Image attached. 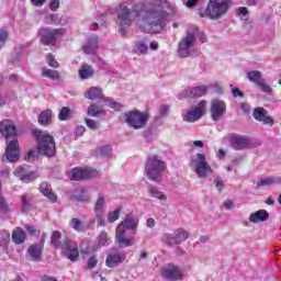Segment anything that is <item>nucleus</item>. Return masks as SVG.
<instances>
[{"mask_svg": "<svg viewBox=\"0 0 281 281\" xmlns=\"http://www.w3.org/2000/svg\"><path fill=\"white\" fill-rule=\"evenodd\" d=\"M170 2L168 0H144L135 4L132 9L127 2L119 4L116 8V25L122 36L128 34V27L137 18L140 19V30L146 34H161L166 27Z\"/></svg>", "mask_w": 281, "mask_h": 281, "instance_id": "1", "label": "nucleus"}, {"mask_svg": "<svg viewBox=\"0 0 281 281\" xmlns=\"http://www.w3.org/2000/svg\"><path fill=\"white\" fill-rule=\"evenodd\" d=\"M138 225L139 218L134 216L133 213L126 214L124 220L117 225L115 231V243L121 249L133 247V245H135L134 237H126V229L135 234Z\"/></svg>", "mask_w": 281, "mask_h": 281, "instance_id": "2", "label": "nucleus"}, {"mask_svg": "<svg viewBox=\"0 0 281 281\" xmlns=\"http://www.w3.org/2000/svg\"><path fill=\"white\" fill-rule=\"evenodd\" d=\"M229 8H232V0H209L206 8L200 9L199 16L218 21L229 12Z\"/></svg>", "mask_w": 281, "mask_h": 281, "instance_id": "3", "label": "nucleus"}, {"mask_svg": "<svg viewBox=\"0 0 281 281\" xmlns=\"http://www.w3.org/2000/svg\"><path fill=\"white\" fill-rule=\"evenodd\" d=\"M166 161L157 155H149L145 161L144 172L149 181L161 183V177L166 172Z\"/></svg>", "mask_w": 281, "mask_h": 281, "instance_id": "4", "label": "nucleus"}, {"mask_svg": "<svg viewBox=\"0 0 281 281\" xmlns=\"http://www.w3.org/2000/svg\"><path fill=\"white\" fill-rule=\"evenodd\" d=\"M32 133L37 142L38 155L47 157L48 159L56 157V139H54V136L40 130H33Z\"/></svg>", "mask_w": 281, "mask_h": 281, "instance_id": "5", "label": "nucleus"}, {"mask_svg": "<svg viewBox=\"0 0 281 281\" xmlns=\"http://www.w3.org/2000/svg\"><path fill=\"white\" fill-rule=\"evenodd\" d=\"M149 115L146 112H140L138 110L127 111L120 115V123L127 124L130 128H144L148 123Z\"/></svg>", "mask_w": 281, "mask_h": 281, "instance_id": "6", "label": "nucleus"}, {"mask_svg": "<svg viewBox=\"0 0 281 281\" xmlns=\"http://www.w3.org/2000/svg\"><path fill=\"white\" fill-rule=\"evenodd\" d=\"M191 168H194V172H196L200 179H205L207 175L214 173L212 166H210L205 158V154H196L195 158L191 160Z\"/></svg>", "mask_w": 281, "mask_h": 281, "instance_id": "7", "label": "nucleus"}, {"mask_svg": "<svg viewBox=\"0 0 281 281\" xmlns=\"http://www.w3.org/2000/svg\"><path fill=\"white\" fill-rule=\"evenodd\" d=\"M190 236V233L183 228H178L172 233H165L161 236V241L167 245V247H176L177 245H181V243H186Z\"/></svg>", "mask_w": 281, "mask_h": 281, "instance_id": "8", "label": "nucleus"}, {"mask_svg": "<svg viewBox=\"0 0 281 281\" xmlns=\"http://www.w3.org/2000/svg\"><path fill=\"white\" fill-rule=\"evenodd\" d=\"M65 31L63 29L43 27L38 30V36L42 45H56L58 36H63Z\"/></svg>", "mask_w": 281, "mask_h": 281, "instance_id": "9", "label": "nucleus"}, {"mask_svg": "<svg viewBox=\"0 0 281 281\" xmlns=\"http://www.w3.org/2000/svg\"><path fill=\"white\" fill-rule=\"evenodd\" d=\"M196 43V33L195 32H187L186 36L181 38L178 45V56L180 58L190 57V49L194 47Z\"/></svg>", "mask_w": 281, "mask_h": 281, "instance_id": "10", "label": "nucleus"}, {"mask_svg": "<svg viewBox=\"0 0 281 281\" xmlns=\"http://www.w3.org/2000/svg\"><path fill=\"white\" fill-rule=\"evenodd\" d=\"M211 120L212 122H218L225 117V113H227V104L225 101L215 99L211 102Z\"/></svg>", "mask_w": 281, "mask_h": 281, "instance_id": "11", "label": "nucleus"}, {"mask_svg": "<svg viewBox=\"0 0 281 281\" xmlns=\"http://www.w3.org/2000/svg\"><path fill=\"white\" fill-rule=\"evenodd\" d=\"M126 260V255L124 252H120L117 248L112 247L108 250V256L105 258V266L109 269H113L117 267V265H122Z\"/></svg>", "mask_w": 281, "mask_h": 281, "instance_id": "12", "label": "nucleus"}, {"mask_svg": "<svg viewBox=\"0 0 281 281\" xmlns=\"http://www.w3.org/2000/svg\"><path fill=\"white\" fill-rule=\"evenodd\" d=\"M13 175L15 177H19L20 181H22L23 183H32V181L38 179V173L36 171H32L29 165H22L18 167L13 171Z\"/></svg>", "mask_w": 281, "mask_h": 281, "instance_id": "13", "label": "nucleus"}, {"mask_svg": "<svg viewBox=\"0 0 281 281\" xmlns=\"http://www.w3.org/2000/svg\"><path fill=\"white\" fill-rule=\"evenodd\" d=\"M205 104H207V102L205 100H202L198 103V106L193 111L183 112V121L192 123L201 120V117H203V113H205Z\"/></svg>", "mask_w": 281, "mask_h": 281, "instance_id": "14", "label": "nucleus"}, {"mask_svg": "<svg viewBox=\"0 0 281 281\" xmlns=\"http://www.w3.org/2000/svg\"><path fill=\"white\" fill-rule=\"evenodd\" d=\"M98 171L92 168H74L70 171V179L72 181H82V179H91V177H95Z\"/></svg>", "mask_w": 281, "mask_h": 281, "instance_id": "15", "label": "nucleus"}, {"mask_svg": "<svg viewBox=\"0 0 281 281\" xmlns=\"http://www.w3.org/2000/svg\"><path fill=\"white\" fill-rule=\"evenodd\" d=\"M19 140L12 139L9 143H7V148L4 153L5 159L11 164H14V161H19Z\"/></svg>", "mask_w": 281, "mask_h": 281, "instance_id": "16", "label": "nucleus"}, {"mask_svg": "<svg viewBox=\"0 0 281 281\" xmlns=\"http://www.w3.org/2000/svg\"><path fill=\"white\" fill-rule=\"evenodd\" d=\"M231 147L234 150H245L251 148V140L245 136L233 135L231 137Z\"/></svg>", "mask_w": 281, "mask_h": 281, "instance_id": "17", "label": "nucleus"}, {"mask_svg": "<svg viewBox=\"0 0 281 281\" xmlns=\"http://www.w3.org/2000/svg\"><path fill=\"white\" fill-rule=\"evenodd\" d=\"M0 133L5 139H10L16 136V126L10 120H3L0 122Z\"/></svg>", "mask_w": 281, "mask_h": 281, "instance_id": "18", "label": "nucleus"}, {"mask_svg": "<svg viewBox=\"0 0 281 281\" xmlns=\"http://www.w3.org/2000/svg\"><path fill=\"white\" fill-rule=\"evenodd\" d=\"M207 93V88L205 86H199L195 88H189L179 94V99L183 98H203Z\"/></svg>", "mask_w": 281, "mask_h": 281, "instance_id": "19", "label": "nucleus"}, {"mask_svg": "<svg viewBox=\"0 0 281 281\" xmlns=\"http://www.w3.org/2000/svg\"><path fill=\"white\" fill-rule=\"evenodd\" d=\"M164 278L166 280L177 281L181 280L183 278V274L181 273V270H179V267L175 265H169L167 268L162 271Z\"/></svg>", "mask_w": 281, "mask_h": 281, "instance_id": "20", "label": "nucleus"}, {"mask_svg": "<svg viewBox=\"0 0 281 281\" xmlns=\"http://www.w3.org/2000/svg\"><path fill=\"white\" fill-rule=\"evenodd\" d=\"M268 114L269 112H267L265 108H256L252 112V117H255L257 122H262L263 124H269V126H273V119Z\"/></svg>", "mask_w": 281, "mask_h": 281, "instance_id": "21", "label": "nucleus"}, {"mask_svg": "<svg viewBox=\"0 0 281 281\" xmlns=\"http://www.w3.org/2000/svg\"><path fill=\"white\" fill-rule=\"evenodd\" d=\"M43 249H45L43 247V241L40 244H32L27 249L31 260L34 262L41 261V258H43Z\"/></svg>", "mask_w": 281, "mask_h": 281, "instance_id": "22", "label": "nucleus"}, {"mask_svg": "<svg viewBox=\"0 0 281 281\" xmlns=\"http://www.w3.org/2000/svg\"><path fill=\"white\" fill-rule=\"evenodd\" d=\"M248 221L250 223H266V221H269V212L267 210H259L257 212H254L249 215Z\"/></svg>", "mask_w": 281, "mask_h": 281, "instance_id": "23", "label": "nucleus"}, {"mask_svg": "<svg viewBox=\"0 0 281 281\" xmlns=\"http://www.w3.org/2000/svg\"><path fill=\"white\" fill-rule=\"evenodd\" d=\"M85 54H95L98 52V36L92 35L88 38L87 44L83 46Z\"/></svg>", "mask_w": 281, "mask_h": 281, "instance_id": "24", "label": "nucleus"}, {"mask_svg": "<svg viewBox=\"0 0 281 281\" xmlns=\"http://www.w3.org/2000/svg\"><path fill=\"white\" fill-rule=\"evenodd\" d=\"M85 95L88 100H102L104 98V93H102V89L99 87H91Z\"/></svg>", "mask_w": 281, "mask_h": 281, "instance_id": "25", "label": "nucleus"}, {"mask_svg": "<svg viewBox=\"0 0 281 281\" xmlns=\"http://www.w3.org/2000/svg\"><path fill=\"white\" fill-rule=\"evenodd\" d=\"M40 192H42L46 199H49L53 203L56 201V193L52 192V187L47 182H42L40 184Z\"/></svg>", "mask_w": 281, "mask_h": 281, "instance_id": "26", "label": "nucleus"}, {"mask_svg": "<svg viewBox=\"0 0 281 281\" xmlns=\"http://www.w3.org/2000/svg\"><path fill=\"white\" fill-rule=\"evenodd\" d=\"M26 234L23 228L18 227L12 232V240L15 243V245H23L25 243Z\"/></svg>", "mask_w": 281, "mask_h": 281, "instance_id": "27", "label": "nucleus"}, {"mask_svg": "<svg viewBox=\"0 0 281 281\" xmlns=\"http://www.w3.org/2000/svg\"><path fill=\"white\" fill-rule=\"evenodd\" d=\"M95 70H93V67L90 65H83L79 69V78H81V80H89V78H93Z\"/></svg>", "mask_w": 281, "mask_h": 281, "instance_id": "28", "label": "nucleus"}, {"mask_svg": "<svg viewBox=\"0 0 281 281\" xmlns=\"http://www.w3.org/2000/svg\"><path fill=\"white\" fill-rule=\"evenodd\" d=\"M78 247V243H76L75 240L70 239L69 237H65L61 240V245L58 249H60L61 251V256H64L66 254V251H69L70 249Z\"/></svg>", "mask_w": 281, "mask_h": 281, "instance_id": "29", "label": "nucleus"}, {"mask_svg": "<svg viewBox=\"0 0 281 281\" xmlns=\"http://www.w3.org/2000/svg\"><path fill=\"white\" fill-rule=\"evenodd\" d=\"M247 78L249 82H254L255 85H259L262 82V72L260 70H251L247 72Z\"/></svg>", "mask_w": 281, "mask_h": 281, "instance_id": "30", "label": "nucleus"}, {"mask_svg": "<svg viewBox=\"0 0 281 281\" xmlns=\"http://www.w3.org/2000/svg\"><path fill=\"white\" fill-rule=\"evenodd\" d=\"M71 249L66 251V254L63 256L64 258H67V260H70V262H76L78 258H80V251L78 250V246L74 248V246H70Z\"/></svg>", "mask_w": 281, "mask_h": 281, "instance_id": "31", "label": "nucleus"}, {"mask_svg": "<svg viewBox=\"0 0 281 281\" xmlns=\"http://www.w3.org/2000/svg\"><path fill=\"white\" fill-rule=\"evenodd\" d=\"M63 234L58 231H54L53 235L50 237V245L54 247V249H60V246L63 245Z\"/></svg>", "mask_w": 281, "mask_h": 281, "instance_id": "32", "label": "nucleus"}, {"mask_svg": "<svg viewBox=\"0 0 281 281\" xmlns=\"http://www.w3.org/2000/svg\"><path fill=\"white\" fill-rule=\"evenodd\" d=\"M49 122H52V110H45L40 113L38 124H41V126H47Z\"/></svg>", "mask_w": 281, "mask_h": 281, "instance_id": "33", "label": "nucleus"}, {"mask_svg": "<svg viewBox=\"0 0 281 281\" xmlns=\"http://www.w3.org/2000/svg\"><path fill=\"white\" fill-rule=\"evenodd\" d=\"M42 76L44 78H49L50 80H60V72H58V70H52L49 68H43Z\"/></svg>", "mask_w": 281, "mask_h": 281, "instance_id": "34", "label": "nucleus"}, {"mask_svg": "<svg viewBox=\"0 0 281 281\" xmlns=\"http://www.w3.org/2000/svg\"><path fill=\"white\" fill-rule=\"evenodd\" d=\"M71 117H74L71 109H69L68 106L61 108L58 120H60V122H67V120H71Z\"/></svg>", "mask_w": 281, "mask_h": 281, "instance_id": "35", "label": "nucleus"}, {"mask_svg": "<svg viewBox=\"0 0 281 281\" xmlns=\"http://www.w3.org/2000/svg\"><path fill=\"white\" fill-rule=\"evenodd\" d=\"M113 151V147L111 145H103L97 148L98 157H111V153Z\"/></svg>", "mask_w": 281, "mask_h": 281, "instance_id": "36", "label": "nucleus"}, {"mask_svg": "<svg viewBox=\"0 0 281 281\" xmlns=\"http://www.w3.org/2000/svg\"><path fill=\"white\" fill-rule=\"evenodd\" d=\"M120 214H122V206H119L114 211H110L108 213V221H109V223H115V221H117L120 218Z\"/></svg>", "mask_w": 281, "mask_h": 281, "instance_id": "37", "label": "nucleus"}, {"mask_svg": "<svg viewBox=\"0 0 281 281\" xmlns=\"http://www.w3.org/2000/svg\"><path fill=\"white\" fill-rule=\"evenodd\" d=\"M32 201V195L25 193L22 195V211L27 212L31 210L32 204L30 202Z\"/></svg>", "mask_w": 281, "mask_h": 281, "instance_id": "38", "label": "nucleus"}, {"mask_svg": "<svg viewBox=\"0 0 281 281\" xmlns=\"http://www.w3.org/2000/svg\"><path fill=\"white\" fill-rule=\"evenodd\" d=\"M97 240L100 247H106L109 245V234L105 231H102L97 237Z\"/></svg>", "mask_w": 281, "mask_h": 281, "instance_id": "39", "label": "nucleus"}, {"mask_svg": "<svg viewBox=\"0 0 281 281\" xmlns=\"http://www.w3.org/2000/svg\"><path fill=\"white\" fill-rule=\"evenodd\" d=\"M8 243H10V232L1 231L0 232V247H8Z\"/></svg>", "mask_w": 281, "mask_h": 281, "instance_id": "40", "label": "nucleus"}, {"mask_svg": "<svg viewBox=\"0 0 281 281\" xmlns=\"http://www.w3.org/2000/svg\"><path fill=\"white\" fill-rule=\"evenodd\" d=\"M24 229L30 236H40L41 235V229H38L34 225L25 224Z\"/></svg>", "mask_w": 281, "mask_h": 281, "instance_id": "41", "label": "nucleus"}, {"mask_svg": "<svg viewBox=\"0 0 281 281\" xmlns=\"http://www.w3.org/2000/svg\"><path fill=\"white\" fill-rule=\"evenodd\" d=\"M38 148L36 147V149H31L27 151V154L25 155L24 159L25 161L32 162L34 161V159H36V157H38Z\"/></svg>", "mask_w": 281, "mask_h": 281, "instance_id": "42", "label": "nucleus"}, {"mask_svg": "<svg viewBox=\"0 0 281 281\" xmlns=\"http://www.w3.org/2000/svg\"><path fill=\"white\" fill-rule=\"evenodd\" d=\"M102 112H100L98 110V105L92 103L89 108H88V115H90V117H100Z\"/></svg>", "mask_w": 281, "mask_h": 281, "instance_id": "43", "label": "nucleus"}, {"mask_svg": "<svg viewBox=\"0 0 281 281\" xmlns=\"http://www.w3.org/2000/svg\"><path fill=\"white\" fill-rule=\"evenodd\" d=\"M70 227H72V229H75V232H82V222L80 220H78L77 217H74L70 221Z\"/></svg>", "mask_w": 281, "mask_h": 281, "instance_id": "44", "label": "nucleus"}, {"mask_svg": "<svg viewBox=\"0 0 281 281\" xmlns=\"http://www.w3.org/2000/svg\"><path fill=\"white\" fill-rule=\"evenodd\" d=\"M74 199L80 201L81 203H87L90 201L89 194L85 193L83 191L79 192L78 194L74 195Z\"/></svg>", "mask_w": 281, "mask_h": 281, "instance_id": "45", "label": "nucleus"}, {"mask_svg": "<svg viewBox=\"0 0 281 281\" xmlns=\"http://www.w3.org/2000/svg\"><path fill=\"white\" fill-rule=\"evenodd\" d=\"M136 47L140 54H146L148 52V43L146 40L137 42Z\"/></svg>", "mask_w": 281, "mask_h": 281, "instance_id": "46", "label": "nucleus"}, {"mask_svg": "<svg viewBox=\"0 0 281 281\" xmlns=\"http://www.w3.org/2000/svg\"><path fill=\"white\" fill-rule=\"evenodd\" d=\"M8 36H10V33H8V31H5L3 29H0V49H1V47L5 46Z\"/></svg>", "mask_w": 281, "mask_h": 281, "instance_id": "47", "label": "nucleus"}, {"mask_svg": "<svg viewBox=\"0 0 281 281\" xmlns=\"http://www.w3.org/2000/svg\"><path fill=\"white\" fill-rule=\"evenodd\" d=\"M46 60L49 67H53V69H58V61L56 60V57H54L53 54H48L46 56Z\"/></svg>", "mask_w": 281, "mask_h": 281, "instance_id": "48", "label": "nucleus"}, {"mask_svg": "<svg viewBox=\"0 0 281 281\" xmlns=\"http://www.w3.org/2000/svg\"><path fill=\"white\" fill-rule=\"evenodd\" d=\"M237 16H243L244 21H247V19H249V10H247V7H239L237 9Z\"/></svg>", "mask_w": 281, "mask_h": 281, "instance_id": "49", "label": "nucleus"}, {"mask_svg": "<svg viewBox=\"0 0 281 281\" xmlns=\"http://www.w3.org/2000/svg\"><path fill=\"white\" fill-rule=\"evenodd\" d=\"M105 203L106 202H105L104 198L103 196H99L97 202H95L94 209H93L94 212L95 213H100V210H102V207H104Z\"/></svg>", "mask_w": 281, "mask_h": 281, "instance_id": "50", "label": "nucleus"}, {"mask_svg": "<svg viewBox=\"0 0 281 281\" xmlns=\"http://www.w3.org/2000/svg\"><path fill=\"white\" fill-rule=\"evenodd\" d=\"M86 124L90 131H98V128H100V123L91 119H86Z\"/></svg>", "mask_w": 281, "mask_h": 281, "instance_id": "51", "label": "nucleus"}, {"mask_svg": "<svg viewBox=\"0 0 281 281\" xmlns=\"http://www.w3.org/2000/svg\"><path fill=\"white\" fill-rule=\"evenodd\" d=\"M150 194H151V196H154V199H159L161 201H164L166 199V195H164V193L161 191L157 190V188H151Z\"/></svg>", "mask_w": 281, "mask_h": 281, "instance_id": "52", "label": "nucleus"}, {"mask_svg": "<svg viewBox=\"0 0 281 281\" xmlns=\"http://www.w3.org/2000/svg\"><path fill=\"white\" fill-rule=\"evenodd\" d=\"M95 267H98V258L95 256H92L88 259L87 269L91 270L95 269Z\"/></svg>", "mask_w": 281, "mask_h": 281, "instance_id": "53", "label": "nucleus"}, {"mask_svg": "<svg viewBox=\"0 0 281 281\" xmlns=\"http://www.w3.org/2000/svg\"><path fill=\"white\" fill-rule=\"evenodd\" d=\"M258 87L261 89V91H262L263 93L271 94L272 91H273V89L270 88V86L267 85V83H265L263 81L259 82V83H258Z\"/></svg>", "mask_w": 281, "mask_h": 281, "instance_id": "54", "label": "nucleus"}, {"mask_svg": "<svg viewBox=\"0 0 281 281\" xmlns=\"http://www.w3.org/2000/svg\"><path fill=\"white\" fill-rule=\"evenodd\" d=\"M95 218H97L98 225H100V227H104L105 225L104 216L100 213H95Z\"/></svg>", "mask_w": 281, "mask_h": 281, "instance_id": "55", "label": "nucleus"}, {"mask_svg": "<svg viewBox=\"0 0 281 281\" xmlns=\"http://www.w3.org/2000/svg\"><path fill=\"white\" fill-rule=\"evenodd\" d=\"M49 8L53 12H56V10H58V8H60V0H52Z\"/></svg>", "mask_w": 281, "mask_h": 281, "instance_id": "56", "label": "nucleus"}, {"mask_svg": "<svg viewBox=\"0 0 281 281\" xmlns=\"http://www.w3.org/2000/svg\"><path fill=\"white\" fill-rule=\"evenodd\" d=\"M258 188H262V186H271V179L270 177L266 179H261L257 182Z\"/></svg>", "mask_w": 281, "mask_h": 281, "instance_id": "57", "label": "nucleus"}, {"mask_svg": "<svg viewBox=\"0 0 281 281\" xmlns=\"http://www.w3.org/2000/svg\"><path fill=\"white\" fill-rule=\"evenodd\" d=\"M169 111H170V106H168V105H161L159 108V113H160L161 117H166V115H168Z\"/></svg>", "mask_w": 281, "mask_h": 281, "instance_id": "58", "label": "nucleus"}, {"mask_svg": "<svg viewBox=\"0 0 281 281\" xmlns=\"http://www.w3.org/2000/svg\"><path fill=\"white\" fill-rule=\"evenodd\" d=\"M85 131H86L85 126L78 125L75 130L76 136L82 137V135H85Z\"/></svg>", "mask_w": 281, "mask_h": 281, "instance_id": "59", "label": "nucleus"}, {"mask_svg": "<svg viewBox=\"0 0 281 281\" xmlns=\"http://www.w3.org/2000/svg\"><path fill=\"white\" fill-rule=\"evenodd\" d=\"M232 93L234 98H245V93H243V91H240L238 88H234Z\"/></svg>", "mask_w": 281, "mask_h": 281, "instance_id": "60", "label": "nucleus"}, {"mask_svg": "<svg viewBox=\"0 0 281 281\" xmlns=\"http://www.w3.org/2000/svg\"><path fill=\"white\" fill-rule=\"evenodd\" d=\"M31 3L35 8H42V5H45V3H47V0H31Z\"/></svg>", "mask_w": 281, "mask_h": 281, "instance_id": "61", "label": "nucleus"}, {"mask_svg": "<svg viewBox=\"0 0 281 281\" xmlns=\"http://www.w3.org/2000/svg\"><path fill=\"white\" fill-rule=\"evenodd\" d=\"M270 183H271V186L280 184L281 183V177L280 176L270 177Z\"/></svg>", "mask_w": 281, "mask_h": 281, "instance_id": "62", "label": "nucleus"}, {"mask_svg": "<svg viewBox=\"0 0 281 281\" xmlns=\"http://www.w3.org/2000/svg\"><path fill=\"white\" fill-rule=\"evenodd\" d=\"M225 210H234V201L227 200L224 202Z\"/></svg>", "mask_w": 281, "mask_h": 281, "instance_id": "63", "label": "nucleus"}, {"mask_svg": "<svg viewBox=\"0 0 281 281\" xmlns=\"http://www.w3.org/2000/svg\"><path fill=\"white\" fill-rule=\"evenodd\" d=\"M146 225H147V227H149L150 229H153V227H155V220L148 218V220L146 221Z\"/></svg>", "mask_w": 281, "mask_h": 281, "instance_id": "64", "label": "nucleus"}]
</instances>
